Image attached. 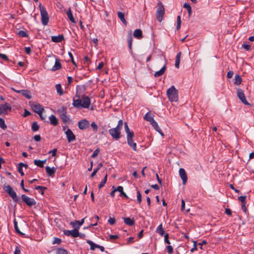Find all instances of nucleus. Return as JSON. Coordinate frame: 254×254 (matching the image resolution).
Masks as SVG:
<instances>
[{
	"label": "nucleus",
	"instance_id": "f257e3e1",
	"mask_svg": "<svg viewBox=\"0 0 254 254\" xmlns=\"http://www.w3.org/2000/svg\"><path fill=\"white\" fill-rule=\"evenodd\" d=\"M87 89L85 85H78L76 87V94L73 98L72 105L77 109H88L91 104L89 97L84 94Z\"/></svg>",
	"mask_w": 254,
	"mask_h": 254
},
{
	"label": "nucleus",
	"instance_id": "f03ea898",
	"mask_svg": "<svg viewBox=\"0 0 254 254\" xmlns=\"http://www.w3.org/2000/svg\"><path fill=\"white\" fill-rule=\"evenodd\" d=\"M3 188L4 190L12 198L14 202L18 204L21 203V201L19 197L17 195L15 191L10 186L4 185Z\"/></svg>",
	"mask_w": 254,
	"mask_h": 254
},
{
	"label": "nucleus",
	"instance_id": "7ed1b4c3",
	"mask_svg": "<svg viewBox=\"0 0 254 254\" xmlns=\"http://www.w3.org/2000/svg\"><path fill=\"white\" fill-rule=\"evenodd\" d=\"M167 95L171 102H177L179 99L178 90L174 85L171 86L167 91Z\"/></svg>",
	"mask_w": 254,
	"mask_h": 254
},
{
	"label": "nucleus",
	"instance_id": "20e7f679",
	"mask_svg": "<svg viewBox=\"0 0 254 254\" xmlns=\"http://www.w3.org/2000/svg\"><path fill=\"white\" fill-rule=\"evenodd\" d=\"M39 7L41 16V22L43 25H47L49 22V17L48 12L45 7L43 6L41 3L39 4Z\"/></svg>",
	"mask_w": 254,
	"mask_h": 254
},
{
	"label": "nucleus",
	"instance_id": "39448f33",
	"mask_svg": "<svg viewBox=\"0 0 254 254\" xmlns=\"http://www.w3.org/2000/svg\"><path fill=\"white\" fill-rule=\"evenodd\" d=\"M164 14L165 8L162 3L159 1L158 3V8L156 11V18L159 22H161L162 20L163 16Z\"/></svg>",
	"mask_w": 254,
	"mask_h": 254
},
{
	"label": "nucleus",
	"instance_id": "423d86ee",
	"mask_svg": "<svg viewBox=\"0 0 254 254\" xmlns=\"http://www.w3.org/2000/svg\"><path fill=\"white\" fill-rule=\"evenodd\" d=\"M29 105L32 108L33 110L38 114H41L44 110V108L39 103L34 101H30Z\"/></svg>",
	"mask_w": 254,
	"mask_h": 254
},
{
	"label": "nucleus",
	"instance_id": "0eeeda50",
	"mask_svg": "<svg viewBox=\"0 0 254 254\" xmlns=\"http://www.w3.org/2000/svg\"><path fill=\"white\" fill-rule=\"evenodd\" d=\"M21 197L22 200L29 207H31L36 203V201L34 198L29 197L25 194H22Z\"/></svg>",
	"mask_w": 254,
	"mask_h": 254
},
{
	"label": "nucleus",
	"instance_id": "6e6552de",
	"mask_svg": "<svg viewBox=\"0 0 254 254\" xmlns=\"http://www.w3.org/2000/svg\"><path fill=\"white\" fill-rule=\"evenodd\" d=\"M109 133L113 137V138L117 140H119L121 136V131L116 128H112L110 129L109 130Z\"/></svg>",
	"mask_w": 254,
	"mask_h": 254
},
{
	"label": "nucleus",
	"instance_id": "1a4fd4ad",
	"mask_svg": "<svg viewBox=\"0 0 254 254\" xmlns=\"http://www.w3.org/2000/svg\"><path fill=\"white\" fill-rule=\"evenodd\" d=\"M11 111V107L9 104L6 103L4 104H0V112H1V115L3 114H7Z\"/></svg>",
	"mask_w": 254,
	"mask_h": 254
},
{
	"label": "nucleus",
	"instance_id": "9d476101",
	"mask_svg": "<svg viewBox=\"0 0 254 254\" xmlns=\"http://www.w3.org/2000/svg\"><path fill=\"white\" fill-rule=\"evenodd\" d=\"M237 96L241 102L245 105H249L250 104L246 100L245 95L244 93V91L241 89H238L237 90Z\"/></svg>",
	"mask_w": 254,
	"mask_h": 254
},
{
	"label": "nucleus",
	"instance_id": "9b49d317",
	"mask_svg": "<svg viewBox=\"0 0 254 254\" xmlns=\"http://www.w3.org/2000/svg\"><path fill=\"white\" fill-rule=\"evenodd\" d=\"M74 229L71 230H64L63 232L64 235L67 236H72L73 238H76L78 235V230L74 228Z\"/></svg>",
	"mask_w": 254,
	"mask_h": 254
},
{
	"label": "nucleus",
	"instance_id": "f8f14e48",
	"mask_svg": "<svg viewBox=\"0 0 254 254\" xmlns=\"http://www.w3.org/2000/svg\"><path fill=\"white\" fill-rule=\"evenodd\" d=\"M78 127L81 130H84L89 127L90 123L86 119H83L79 121L78 123Z\"/></svg>",
	"mask_w": 254,
	"mask_h": 254
},
{
	"label": "nucleus",
	"instance_id": "ddd939ff",
	"mask_svg": "<svg viewBox=\"0 0 254 254\" xmlns=\"http://www.w3.org/2000/svg\"><path fill=\"white\" fill-rule=\"evenodd\" d=\"M65 133L69 143L75 140V136L70 129L68 128Z\"/></svg>",
	"mask_w": 254,
	"mask_h": 254
},
{
	"label": "nucleus",
	"instance_id": "4468645a",
	"mask_svg": "<svg viewBox=\"0 0 254 254\" xmlns=\"http://www.w3.org/2000/svg\"><path fill=\"white\" fill-rule=\"evenodd\" d=\"M179 174L181 179L183 181V184L186 185L188 181V177L186 171L183 168H181L179 170Z\"/></svg>",
	"mask_w": 254,
	"mask_h": 254
},
{
	"label": "nucleus",
	"instance_id": "2eb2a0df",
	"mask_svg": "<svg viewBox=\"0 0 254 254\" xmlns=\"http://www.w3.org/2000/svg\"><path fill=\"white\" fill-rule=\"evenodd\" d=\"M62 110L63 113L61 114L60 117L64 123H66L70 120L69 117L66 115V108L62 107Z\"/></svg>",
	"mask_w": 254,
	"mask_h": 254
},
{
	"label": "nucleus",
	"instance_id": "dca6fc26",
	"mask_svg": "<svg viewBox=\"0 0 254 254\" xmlns=\"http://www.w3.org/2000/svg\"><path fill=\"white\" fill-rule=\"evenodd\" d=\"M85 219V218H83L80 221H75L74 222H71L70 224L73 228H76L78 229L83 224Z\"/></svg>",
	"mask_w": 254,
	"mask_h": 254
},
{
	"label": "nucleus",
	"instance_id": "f3484780",
	"mask_svg": "<svg viewBox=\"0 0 254 254\" xmlns=\"http://www.w3.org/2000/svg\"><path fill=\"white\" fill-rule=\"evenodd\" d=\"M45 169L47 174L50 177H53L57 171V169L55 167L51 168L47 166Z\"/></svg>",
	"mask_w": 254,
	"mask_h": 254
},
{
	"label": "nucleus",
	"instance_id": "a211bd4d",
	"mask_svg": "<svg viewBox=\"0 0 254 254\" xmlns=\"http://www.w3.org/2000/svg\"><path fill=\"white\" fill-rule=\"evenodd\" d=\"M61 60L59 58H56L55 63L54 65L52 68L53 71H56L60 69L62 67V64H61Z\"/></svg>",
	"mask_w": 254,
	"mask_h": 254
},
{
	"label": "nucleus",
	"instance_id": "6ab92c4d",
	"mask_svg": "<svg viewBox=\"0 0 254 254\" xmlns=\"http://www.w3.org/2000/svg\"><path fill=\"white\" fill-rule=\"evenodd\" d=\"M51 39L54 42L59 43L64 40V36L63 34L59 35L58 36H52Z\"/></svg>",
	"mask_w": 254,
	"mask_h": 254
},
{
	"label": "nucleus",
	"instance_id": "aec40b11",
	"mask_svg": "<svg viewBox=\"0 0 254 254\" xmlns=\"http://www.w3.org/2000/svg\"><path fill=\"white\" fill-rule=\"evenodd\" d=\"M153 127H154V128L162 136H164V135L163 134V132H162V130L161 129V128H160V127H159L157 123L154 120L153 121V122H152L151 124H150Z\"/></svg>",
	"mask_w": 254,
	"mask_h": 254
},
{
	"label": "nucleus",
	"instance_id": "412c9836",
	"mask_svg": "<svg viewBox=\"0 0 254 254\" xmlns=\"http://www.w3.org/2000/svg\"><path fill=\"white\" fill-rule=\"evenodd\" d=\"M49 120L50 124L54 126H56L59 124L58 119L54 115H52L49 117Z\"/></svg>",
	"mask_w": 254,
	"mask_h": 254
},
{
	"label": "nucleus",
	"instance_id": "4be33fe9",
	"mask_svg": "<svg viewBox=\"0 0 254 254\" xmlns=\"http://www.w3.org/2000/svg\"><path fill=\"white\" fill-rule=\"evenodd\" d=\"M124 223L130 226H132L134 225L135 221L133 218H130V217H124L123 218Z\"/></svg>",
	"mask_w": 254,
	"mask_h": 254
},
{
	"label": "nucleus",
	"instance_id": "5701e85b",
	"mask_svg": "<svg viewBox=\"0 0 254 254\" xmlns=\"http://www.w3.org/2000/svg\"><path fill=\"white\" fill-rule=\"evenodd\" d=\"M166 70V65H164L159 71L155 72L154 76L155 77H158L162 76L165 72Z\"/></svg>",
	"mask_w": 254,
	"mask_h": 254
},
{
	"label": "nucleus",
	"instance_id": "b1692460",
	"mask_svg": "<svg viewBox=\"0 0 254 254\" xmlns=\"http://www.w3.org/2000/svg\"><path fill=\"white\" fill-rule=\"evenodd\" d=\"M133 36L138 39H140L143 38L142 31L140 29H136L133 32Z\"/></svg>",
	"mask_w": 254,
	"mask_h": 254
},
{
	"label": "nucleus",
	"instance_id": "393cba45",
	"mask_svg": "<svg viewBox=\"0 0 254 254\" xmlns=\"http://www.w3.org/2000/svg\"><path fill=\"white\" fill-rule=\"evenodd\" d=\"M127 142L128 145L133 149V150L136 151V143L133 142V139H127Z\"/></svg>",
	"mask_w": 254,
	"mask_h": 254
},
{
	"label": "nucleus",
	"instance_id": "a878e982",
	"mask_svg": "<svg viewBox=\"0 0 254 254\" xmlns=\"http://www.w3.org/2000/svg\"><path fill=\"white\" fill-rule=\"evenodd\" d=\"M21 94L28 99H30L32 98L31 93L29 90H22Z\"/></svg>",
	"mask_w": 254,
	"mask_h": 254
},
{
	"label": "nucleus",
	"instance_id": "bb28decb",
	"mask_svg": "<svg viewBox=\"0 0 254 254\" xmlns=\"http://www.w3.org/2000/svg\"><path fill=\"white\" fill-rule=\"evenodd\" d=\"M66 14H67V16H68V18H69V20L73 23H76V21L72 15V12H71V9L70 8H69L68 9V10L66 11Z\"/></svg>",
	"mask_w": 254,
	"mask_h": 254
},
{
	"label": "nucleus",
	"instance_id": "cd10ccee",
	"mask_svg": "<svg viewBox=\"0 0 254 254\" xmlns=\"http://www.w3.org/2000/svg\"><path fill=\"white\" fill-rule=\"evenodd\" d=\"M118 16L119 18L120 19L121 21L125 24L127 25V23L126 20L125 18V14L121 11H119L118 12Z\"/></svg>",
	"mask_w": 254,
	"mask_h": 254
},
{
	"label": "nucleus",
	"instance_id": "c85d7f7f",
	"mask_svg": "<svg viewBox=\"0 0 254 254\" xmlns=\"http://www.w3.org/2000/svg\"><path fill=\"white\" fill-rule=\"evenodd\" d=\"M117 190L120 193V195L123 196L126 198H128V197L127 194L124 191V189L122 186H119L117 188Z\"/></svg>",
	"mask_w": 254,
	"mask_h": 254
},
{
	"label": "nucleus",
	"instance_id": "c756f323",
	"mask_svg": "<svg viewBox=\"0 0 254 254\" xmlns=\"http://www.w3.org/2000/svg\"><path fill=\"white\" fill-rule=\"evenodd\" d=\"M143 119L146 121L149 122L150 124L154 121L150 112L146 113L144 116Z\"/></svg>",
	"mask_w": 254,
	"mask_h": 254
},
{
	"label": "nucleus",
	"instance_id": "7c9ffc66",
	"mask_svg": "<svg viewBox=\"0 0 254 254\" xmlns=\"http://www.w3.org/2000/svg\"><path fill=\"white\" fill-rule=\"evenodd\" d=\"M46 162V160H35L34 161V163L35 165L39 167L43 168L44 167V164Z\"/></svg>",
	"mask_w": 254,
	"mask_h": 254
},
{
	"label": "nucleus",
	"instance_id": "2f4dec72",
	"mask_svg": "<svg viewBox=\"0 0 254 254\" xmlns=\"http://www.w3.org/2000/svg\"><path fill=\"white\" fill-rule=\"evenodd\" d=\"M13 223H14V229H15V232L19 234V235H20L21 236H23L24 235V233H23L22 232H21L18 227V223H17V222L16 221V220L15 219L13 221Z\"/></svg>",
	"mask_w": 254,
	"mask_h": 254
},
{
	"label": "nucleus",
	"instance_id": "473e14b6",
	"mask_svg": "<svg viewBox=\"0 0 254 254\" xmlns=\"http://www.w3.org/2000/svg\"><path fill=\"white\" fill-rule=\"evenodd\" d=\"M156 233L159 234L161 236H163L165 234L164 230L163 228L162 224H160L157 228L156 230Z\"/></svg>",
	"mask_w": 254,
	"mask_h": 254
},
{
	"label": "nucleus",
	"instance_id": "72a5a7b5",
	"mask_svg": "<svg viewBox=\"0 0 254 254\" xmlns=\"http://www.w3.org/2000/svg\"><path fill=\"white\" fill-rule=\"evenodd\" d=\"M181 56V52H180L177 54V55L176 57V61H175V65L176 67H177V68L179 67Z\"/></svg>",
	"mask_w": 254,
	"mask_h": 254
},
{
	"label": "nucleus",
	"instance_id": "f704fd0d",
	"mask_svg": "<svg viewBox=\"0 0 254 254\" xmlns=\"http://www.w3.org/2000/svg\"><path fill=\"white\" fill-rule=\"evenodd\" d=\"M127 42H128V46L130 50V51L132 50V37L131 35V31H130V33L128 35L127 38Z\"/></svg>",
	"mask_w": 254,
	"mask_h": 254
},
{
	"label": "nucleus",
	"instance_id": "c9c22d12",
	"mask_svg": "<svg viewBox=\"0 0 254 254\" xmlns=\"http://www.w3.org/2000/svg\"><path fill=\"white\" fill-rule=\"evenodd\" d=\"M56 254H68V252L63 248H59L56 250Z\"/></svg>",
	"mask_w": 254,
	"mask_h": 254
},
{
	"label": "nucleus",
	"instance_id": "e433bc0d",
	"mask_svg": "<svg viewBox=\"0 0 254 254\" xmlns=\"http://www.w3.org/2000/svg\"><path fill=\"white\" fill-rule=\"evenodd\" d=\"M183 7L187 9L189 17H190L191 14V7L190 5L188 3H185Z\"/></svg>",
	"mask_w": 254,
	"mask_h": 254
},
{
	"label": "nucleus",
	"instance_id": "4c0bfd02",
	"mask_svg": "<svg viewBox=\"0 0 254 254\" xmlns=\"http://www.w3.org/2000/svg\"><path fill=\"white\" fill-rule=\"evenodd\" d=\"M87 243H88L90 246V250L94 251L95 249L98 246V245L94 243L92 241L89 240H87L86 241Z\"/></svg>",
	"mask_w": 254,
	"mask_h": 254
},
{
	"label": "nucleus",
	"instance_id": "58836bf2",
	"mask_svg": "<svg viewBox=\"0 0 254 254\" xmlns=\"http://www.w3.org/2000/svg\"><path fill=\"white\" fill-rule=\"evenodd\" d=\"M242 82V78L241 77V76L238 75V74H237L235 75V82H234V84L235 85H240Z\"/></svg>",
	"mask_w": 254,
	"mask_h": 254
},
{
	"label": "nucleus",
	"instance_id": "ea45409f",
	"mask_svg": "<svg viewBox=\"0 0 254 254\" xmlns=\"http://www.w3.org/2000/svg\"><path fill=\"white\" fill-rule=\"evenodd\" d=\"M107 180V174L105 175L103 179L102 180V181L100 183L99 186H98V189H101L102 187H103L105 185V184L106 183Z\"/></svg>",
	"mask_w": 254,
	"mask_h": 254
},
{
	"label": "nucleus",
	"instance_id": "a19ab883",
	"mask_svg": "<svg viewBox=\"0 0 254 254\" xmlns=\"http://www.w3.org/2000/svg\"><path fill=\"white\" fill-rule=\"evenodd\" d=\"M56 88L57 92L59 93L60 95H62L64 94L63 90L60 84H57L56 85Z\"/></svg>",
	"mask_w": 254,
	"mask_h": 254
},
{
	"label": "nucleus",
	"instance_id": "79ce46f5",
	"mask_svg": "<svg viewBox=\"0 0 254 254\" xmlns=\"http://www.w3.org/2000/svg\"><path fill=\"white\" fill-rule=\"evenodd\" d=\"M39 127H40L36 122H34L32 123V125L31 126V129L32 131H36L39 130Z\"/></svg>",
	"mask_w": 254,
	"mask_h": 254
},
{
	"label": "nucleus",
	"instance_id": "37998d69",
	"mask_svg": "<svg viewBox=\"0 0 254 254\" xmlns=\"http://www.w3.org/2000/svg\"><path fill=\"white\" fill-rule=\"evenodd\" d=\"M181 25V16L180 15H178L177 16V27H176V29H177V30H179V29H180Z\"/></svg>",
	"mask_w": 254,
	"mask_h": 254
},
{
	"label": "nucleus",
	"instance_id": "c03bdc74",
	"mask_svg": "<svg viewBox=\"0 0 254 254\" xmlns=\"http://www.w3.org/2000/svg\"><path fill=\"white\" fill-rule=\"evenodd\" d=\"M0 127L4 130L7 128V126L5 124L4 120L2 118H0Z\"/></svg>",
	"mask_w": 254,
	"mask_h": 254
},
{
	"label": "nucleus",
	"instance_id": "a18cd8bd",
	"mask_svg": "<svg viewBox=\"0 0 254 254\" xmlns=\"http://www.w3.org/2000/svg\"><path fill=\"white\" fill-rule=\"evenodd\" d=\"M18 35L21 37H27L28 36L27 32L23 30H20L18 33Z\"/></svg>",
	"mask_w": 254,
	"mask_h": 254
},
{
	"label": "nucleus",
	"instance_id": "49530a36",
	"mask_svg": "<svg viewBox=\"0 0 254 254\" xmlns=\"http://www.w3.org/2000/svg\"><path fill=\"white\" fill-rule=\"evenodd\" d=\"M123 126V121L122 120H120L119 121L118 125L115 128L121 131V129L122 128Z\"/></svg>",
	"mask_w": 254,
	"mask_h": 254
},
{
	"label": "nucleus",
	"instance_id": "de8ad7c7",
	"mask_svg": "<svg viewBox=\"0 0 254 254\" xmlns=\"http://www.w3.org/2000/svg\"><path fill=\"white\" fill-rule=\"evenodd\" d=\"M137 200L139 203H140L142 201L141 194L139 190H137Z\"/></svg>",
	"mask_w": 254,
	"mask_h": 254
},
{
	"label": "nucleus",
	"instance_id": "09e8293b",
	"mask_svg": "<svg viewBox=\"0 0 254 254\" xmlns=\"http://www.w3.org/2000/svg\"><path fill=\"white\" fill-rule=\"evenodd\" d=\"M127 139H132L134 136V132L131 131L127 133Z\"/></svg>",
	"mask_w": 254,
	"mask_h": 254
},
{
	"label": "nucleus",
	"instance_id": "8fccbe9b",
	"mask_svg": "<svg viewBox=\"0 0 254 254\" xmlns=\"http://www.w3.org/2000/svg\"><path fill=\"white\" fill-rule=\"evenodd\" d=\"M91 127L93 128V130L95 132H97L98 130V126L96 125V124L95 122H92L91 124Z\"/></svg>",
	"mask_w": 254,
	"mask_h": 254
},
{
	"label": "nucleus",
	"instance_id": "3c124183",
	"mask_svg": "<svg viewBox=\"0 0 254 254\" xmlns=\"http://www.w3.org/2000/svg\"><path fill=\"white\" fill-rule=\"evenodd\" d=\"M246 195L240 196L238 197V200L242 202V203H246Z\"/></svg>",
	"mask_w": 254,
	"mask_h": 254
},
{
	"label": "nucleus",
	"instance_id": "603ef678",
	"mask_svg": "<svg viewBox=\"0 0 254 254\" xmlns=\"http://www.w3.org/2000/svg\"><path fill=\"white\" fill-rule=\"evenodd\" d=\"M169 234L168 233H166L164 235V241H165V243L170 245V241L169 240Z\"/></svg>",
	"mask_w": 254,
	"mask_h": 254
},
{
	"label": "nucleus",
	"instance_id": "864d4df0",
	"mask_svg": "<svg viewBox=\"0 0 254 254\" xmlns=\"http://www.w3.org/2000/svg\"><path fill=\"white\" fill-rule=\"evenodd\" d=\"M62 242V240L60 238L55 237L54 238V241L53 242V244H60Z\"/></svg>",
	"mask_w": 254,
	"mask_h": 254
},
{
	"label": "nucleus",
	"instance_id": "5fc2aeb1",
	"mask_svg": "<svg viewBox=\"0 0 254 254\" xmlns=\"http://www.w3.org/2000/svg\"><path fill=\"white\" fill-rule=\"evenodd\" d=\"M68 56H69V57H70V58L71 59L72 63L74 65L77 66L76 64V63L75 62V61L74 60L73 57V55H72V53L71 52H68Z\"/></svg>",
	"mask_w": 254,
	"mask_h": 254
},
{
	"label": "nucleus",
	"instance_id": "6e6d98bb",
	"mask_svg": "<svg viewBox=\"0 0 254 254\" xmlns=\"http://www.w3.org/2000/svg\"><path fill=\"white\" fill-rule=\"evenodd\" d=\"M108 221L109 223L111 225H114L116 222V219L114 218L110 217Z\"/></svg>",
	"mask_w": 254,
	"mask_h": 254
},
{
	"label": "nucleus",
	"instance_id": "4d7b16f0",
	"mask_svg": "<svg viewBox=\"0 0 254 254\" xmlns=\"http://www.w3.org/2000/svg\"><path fill=\"white\" fill-rule=\"evenodd\" d=\"M166 249H167L168 252L169 254H171L173 252V249L171 246H170V245L167 246L166 247Z\"/></svg>",
	"mask_w": 254,
	"mask_h": 254
},
{
	"label": "nucleus",
	"instance_id": "13d9d810",
	"mask_svg": "<svg viewBox=\"0 0 254 254\" xmlns=\"http://www.w3.org/2000/svg\"><path fill=\"white\" fill-rule=\"evenodd\" d=\"M242 47L247 51H249L251 49V45L247 44H243L242 45Z\"/></svg>",
	"mask_w": 254,
	"mask_h": 254
},
{
	"label": "nucleus",
	"instance_id": "bf43d9fd",
	"mask_svg": "<svg viewBox=\"0 0 254 254\" xmlns=\"http://www.w3.org/2000/svg\"><path fill=\"white\" fill-rule=\"evenodd\" d=\"M99 151L100 150L99 149H96L92 154L91 157L95 158V157H96L98 155Z\"/></svg>",
	"mask_w": 254,
	"mask_h": 254
},
{
	"label": "nucleus",
	"instance_id": "052dcab7",
	"mask_svg": "<svg viewBox=\"0 0 254 254\" xmlns=\"http://www.w3.org/2000/svg\"><path fill=\"white\" fill-rule=\"evenodd\" d=\"M119 238V236L117 235H110V239L111 241L117 239Z\"/></svg>",
	"mask_w": 254,
	"mask_h": 254
},
{
	"label": "nucleus",
	"instance_id": "680f3d73",
	"mask_svg": "<svg viewBox=\"0 0 254 254\" xmlns=\"http://www.w3.org/2000/svg\"><path fill=\"white\" fill-rule=\"evenodd\" d=\"M207 244V242L206 240H204L201 242V243H199L198 245L200 246V249L202 250L203 249L202 248L203 245H206Z\"/></svg>",
	"mask_w": 254,
	"mask_h": 254
},
{
	"label": "nucleus",
	"instance_id": "e2e57ef3",
	"mask_svg": "<svg viewBox=\"0 0 254 254\" xmlns=\"http://www.w3.org/2000/svg\"><path fill=\"white\" fill-rule=\"evenodd\" d=\"M234 74V72L232 71H229L227 72V77L228 78H231L232 77L233 75Z\"/></svg>",
	"mask_w": 254,
	"mask_h": 254
},
{
	"label": "nucleus",
	"instance_id": "0e129e2a",
	"mask_svg": "<svg viewBox=\"0 0 254 254\" xmlns=\"http://www.w3.org/2000/svg\"><path fill=\"white\" fill-rule=\"evenodd\" d=\"M104 66V63L103 62H101L99 63L97 67V69H101L103 68Z\"/></svg>",
	"mask_w": 254,
	"mask_h": 254
},
{
	"label": "nucleus",
	"instance_id": "69168bd1",
	"mask_svg": "<svg viewBox=\"0 0 254 254\" xmlns=\"http://www.w3.org/2000/svg\"><path fill=\"white\" fill-rule=\"evenodd\" d=\"M225 213L229 216L232 215V211H231V209L229 208H226Z\"/></svg>",
	"mask_w": 254,
	"mask_h": 254
},
{
	"label": "nucleus",
	"instance_id": "338daca9",
	"mask_svg": "<svg viewBox=\"0 0 254 254\" xmlns=\"http://www.w3.org/2000/svg\"><path fill=\"white\" fill-rule=\"evenodd\" d=\"M25 52L27 54L29 55L31 52V49L30 47H25Z\"/></svg>",
	"mask_w": 254,
	"mask_h": 254
},
{
	"label": "nucleus",
	"instance_id": "774afa93",
	"mask_svg": "<svg viewBox=\"0 0 254 254\" xmlns=\"http://www.w3.org/2000/svg\"><path fill=\"white\" fill-rule=\"evenodd\" d=\"M34 139L36 141H39L41 140V136L40 135H35L34 136Z\"/></svg>",
	"mask_w": 254,
	"mask_h": 254
}]
</instances>
